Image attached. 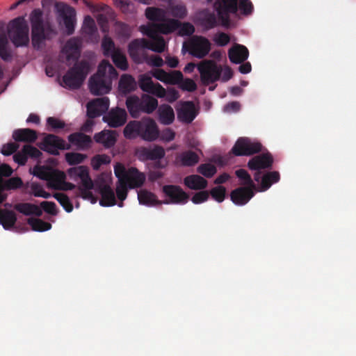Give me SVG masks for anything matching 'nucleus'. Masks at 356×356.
I'll return each instance as SVG.
<instances>
[{"label":"nucleus","mask_w":356,"mask_h":356,"mask_svg":"<svg viewBox=\"0 0 356 356\" xmlns=\"http://www.w3.org/2000/svg\"><path fill=\"white\" fill-rule=\"evenodd\" d=\"M96 143L102 144L104 147L110 148L116 143V135L115 131L111 130H103L94 136Z\"/></svg>","instance_id":"nucleus-30"},{"label":"nucleus","mask_w":356,"mask_h":356,"mask_svg":"<svg viewBox=\"0 0 356 356\" xmlns=\"http://www.w3.org/2000/svg\"><path fill=\"white\" fill-rule=\"evenodd\" d=\"M197 115V112L195 110V104L191 101L184 102L177 111L178 119L186 124L191 123Z\"/></svg>","instance_id":"nucleus-23"},{"label":"nucleus","mask_w":356,"mask_h":356,"mask_svg":"<svg viewBox=\"0 0 356 356\" xmlns=\"http://www.w3.org/2000/svg\"><path fill=\"white\" fill-rule=\"evenodd\" d=\"M181 25V22L177 19H169L165 23H154L147 26H141L144 34L152 40L159 37V33L169 34L175 31Z\"/></svg>","instance_id":"nucleus-11"},{"label":"nucleus","mask_w":356,"mask_h":356,"mask_svg":"<svg viewBox=\"0 0 356 356\" xmlns=\"http://www.w3.org/2000/svg\"><path fill=\"white\" fill-rule=\"evenodd\" d=\"M124 136L128 139L140 137L146 141H154L159 136V131L156 122L151 118L141 120L130 121L124 127Z\"/></svg>","instance_id":"nucleus-1"},{"label":"nucleus","mask_w":356,"mask_h":356,"mask_svg":"<svg viewBox=\"0 0 356 356\" xmlns=\"http://www.w3.org/2000/svg\"><path fill=\"white\" fill-rule=\"evenodd\" d=\"M184 184L192 190H202L207 188L208 182L202 177L197 175H192L186 177L184 179Z\"/></svg>","instance_id":"nucleus-34"},{"label":"nucleus","mask_w":356,"mask_h":356,"mask_svg":"<svg viewBox=\"0 0 356 356\" xmlns=\"http://www.w3.org/2000/svg\"><path fill=\"white\" fill-rule=\"evenodd\" d=\"M162 191L170 198V200L162 202L164 204H184L189 197L188 195L179 186L165 185L163 187Z\"/></svg>","instance_id":"nucleus-15"},{"label":"nucleus","mask_w":356,"mask_h":356,"mask_svg":"<svg viewBox=\"0 0 356 356\" xmlns=\"http://www.w3.org/2000/svg\"><path fill=\"white\" fill-rule=\"evenodd\" d=\"M47 124L50 127L51 129L49 130L56 131L58 129H61L65 128V122L54 118V117H49L47 119Z\"/></svg>","instance_id":"nucleus-58"},{"label":"nucleus","mask_w":356,"mask_h":356,"mask_svg":"<svg viewBox=\"0 0 356 356\" xmlns=\"http://www.w3.org/2000/svg\"><path fill=\"white\" fill-rule=\"evenodd\" d=\"M115 29L118 35L122 38H129L131 33L130 26L123 22H116Z\"/></svg>","instance_id":"nucleus-55"},{"label":"nucleus","mask_w":356,"mask_h":356,"mask_svg":"<svg viewBox=\"0 0 356 356\" xmlns=\"http://www.w3.org/2000/svg\"><path fill=\"white\" fill-rule=\"evenodd\" d=\"M218 18L214 10L208 8L203 9L196 14L197 22L207 30L218 26Z\"/></svg>","instance_id":"nucleus-22"},{"label":"nucleus","mask_w":356,"mask_h":356,"mask_svg":"<svg viewBox=\"0 0 356 356\" xmlns=\"http://www.w3.org/2000/svg\"><path fill=\"white\" fill-rule=\"evenodd\" d=\"M13 138L16 142L34 143L38 138V133L29 128L15 129L13 133Z\"/></svg>","instance_id":"nucleus-29"},{"label":"nucleus","mask_w":356,"mask_h":356,"mask_svg":"<svg viewBox=\"0 0 356 356\" xmlns=\"http://www.w3.org/2000/svg\"><path fill=\"white\" fill-rule=\"evenodd\" d=\"M280 173L277 171L268 172L263 175L259 191H267L273 184L277 183L280 180Z\"/></svg>","instance_id":"nucleus-40"},{"label":"nucleus","mask_w":356,"mask_h":356,"mask_svg":"<svg viewBox=\"0 0 356 356\" xmlns=\"http://www.w3.org/2000/svg\"><path fill=\"white\" fill-rule=\"evenodd\" d=\"M210 41L204 36H193L188 44L184 43L182 50H186L191 56L197 58H204L211 50Z\"/></svg>","instance_id":"nucleus-7"},{"label":"nucleus","mask_w":356,"mask_h":356,"mask_svg":"<svg viewBox=\"0 0 356 356\" xmlns=\"http://www.w3.org/2000/svg\"><path fill=\"white\" fill-rule=\"evenodd\" d=\"M101 47L102 49V52L104 56L110 57L111 56L114 52L119 50V47H116L115 42L108 35H104L102 40Z\"/></svg>","instance_id":"nucleus-42"},{"label":"nucleus","mask_w":356,"mask_h":356,"mask_svg":"<svg viewBox=\"0 0 356 356\" xmlns=\"http://www.w3.org/2000/svg\"><path fill=\"white\" fill-rule=\"evenodd\" d=\"M238 6L241 13L244 15H249L252 14L254 7L250 0H238Z\"/></svg>","instance_id":"nucleus-57"},{"label":"nucleus","mask_w":356,"mask_h":356,"mask_svg":"<svg viewBox=\"0 0 356 356\" xmlns=\"http://www.w3.org/2000/svg\"><path fill=\"white\" fill-rule=\"evenodd\" d=\"M30 20L32 27V44L34 48L39 49L41 43L45 39L44 21L41 10H33L31 14Z\"/></svg>","instance_id":"nucleus-8"},{"label":"nucleus","mask_w":356,"mask_h":356,"mask_svg":"<svg viewBox=\"0 0 356 356\" xmlns=\"http://www.w3.org/2000/svg\"><path fill=\"white\" fill-rule=\"evenodd\" d=\"M56 8L59 16L63 20L67 34L69 35L73 34L75 28V9L63 3H57Z\"/></svg>","instance_id":"nucleus-14"},{"label":"nucleus","mask_w":356,"mask_h":356,"mask_svg":"<svg viewBox=\"0 0 356 356\" xmlns=\"http://www.w3.org/2000/svg\"><path fill=\"white\" fill-rule=\"evenodd\" d=\"M101 195L99 204L102 207H111L116 204V199L114 191L110 186L107 184H100L98 187Z\"/></svg>","instance_id":"nucleus-28"},{"label":"nucleus","mask_w":356,"mask_h":356,"mask_svg":"<svg viewBox=\"0 0 356 356\" xmlns=\"http://www.w3.org/2000/svg\"><path fill=\"white\" fill-rule=\"evenodd\" d=\"M83 29L86 34L92 35L96 31L97 28L95 26V20L90 15H86L83 20Z\"/></svg>","instance_id":"nucleus-54"},{"label":"nucleus","mask_w":356,"mask_h":356,"mask_svg":"<svg viewBox=\"0 0 356 356\" xmlns=\"http://www.w3.org/2000/svg\"><path fill=\"white\" fill-rule=\"evenodd\" d=\"M138 155L143 160L156 161L163 159L165 155V152L163 147L155 145L152 147H142L138 151Z\"/></svg>","instance_id":"nucleus-24"},{"label":"nucleus","mask_w":356,"mask_h":356,"mask_svg":"<svg viewBox=\"0 0 356 356\" xmlns=\"http://www.w3.org/2000/svg\"><path fill=\"white\" fill-rule=\"evenodd\" d=\"M90 70V64L86 60H82L70 68L63 76V87L75 90L82 85Z\"/></svg>","instance_id":"nucleus-4"},{"label":"nucleus","mask_w":356,"mask_h":356,"mask_svg":"<svg viewBox=\"0 0 356 356\" xmlns=\"http://www.w3.org/2000/svg\"><path fill=\"white\" fill-rule=\"evenodd\" d=\"M232 152L237 156H251L262 151V145L247 137L239 138L232 148Z\"/></svg>","instance_id":"nucleus-10"},{"label":"nucleus","mask_w":356,"mask_h":356,"mask_svg":"<svg viewBox=\"0 0 356 356\" xmlns=\"http://www.w3.org/2000/svg\"><path fill=\"white\" fill-rule=\"evenodd\" d=\"M209 193L216 201L222 202L225 198L226 188L224 186H218L213 188Z\"/></svg>","instance_id":"nucleus-53"},{"label":"nucleus","mask_w":356,"mask_h":356,"mask_svg":"<svg viewBox=\"0 0 356 356\" xmlns=\"http://www.w3.org/2000/svg\"><path fill=\"white\" fill-rule=\"evenodd\" d=\"M97 70L99 72H102L104 75H106V77H109L111 82L113 79H117L118 75L115 67L107 60H103L99 63Z\"/></svg>","instance_id":"nucleus-43"},{"label":"nucleus","mask_w":356,"mask_h":356,"mask_svg":"<svg viewBox=\"0 0 356 356\" xmlns=\"http://www.w3.org/2000/svg\"><path fill=\"white\" fill-rule=\"evenodd\" d=\"M33 175L42 180H51L52 178V169L45 166L36 165L33 169Z\"/></svg>","instance_id":"nucleus-47"},{"label":"nucleus","mask_w":356,"mask_h":356,"mask_svg":"<svg viewBox=\"0 0 356 356\" xmlns=\"http://www.w3.org/2000/svg\"><path fill=\"white\" fill-rule=\"evenodd\" d=\"M140 88L147 93L163 98L165 95V88L159 83H154L152 78L146 74L140 75L138 80Z\"/></svg>","instance_id":"nucleus-17"},{"label":"nucleus","mask_w":356,"mask_h":356,"mask_svg":"<svg viewBox=\"0 0 356 356\" xmlns=\"http://www.w3.org/2000/svg\"><path fill=\"white\" fill-rule=\"evenodd\" d=\"M145 60L148 64L157 67H161L164 64V61L162 58L157 55H152L148 57L142 53V60Z\"/></svg>","instance_id":"nucleus-56"},{"label":"nucleus","mask_w":356,"mask_h":356,"mask_svg":"<svg viewBox=\"0 0 356 356\" xmlns=\"http://www.w3.org/2000/svg\"><path fill=\"white\" fill-rule=\"evenodd\" d=\"M31 191L35 197H41L45 199L49 198L51 194L44 190V188L37 184H33Z\"/></svg>","instance_id":"nucleus-64"},{"label":"nucleus","mask_w":356,"mask_h":356,"mask_svg":"<svg viewBox=\"0 0 356 356\" xmlns=\"http://www.w3.org/2000/svg\"><path fill=\"white\" fill-rule=\"evenodd\" d=\"M15 209L25 216L34 215L40 217L42 215V211L40 207L36 204L24 202L15 205Z\"/></svg>","instance_id":"nucleus-38"},{"label":"nucleus","mask_w":356,"mask_h":356,"mask_svg":"<svg viewBox=\"0 0 356 356\" xmlns=\"http://www.w3.org/2000/svg\"><path fill=\"white\" fill-rule=\"evenodd\" d=\"M23 148L27 158L38 159L42 155V152L38 149L31 145H25Z\"/></svg>","instance_id":"nucleus-63"},{"label":"nucleus","mask_w":356,"mask_h":356,"mask_svg":"<svg viewBox=\"0 0 356 356\" xmlns=\"http://www.w3.org/2000/svg\"><path fill=\"white\" fill-rule=\"evenodd\" d=\"M119 88L123 93H129L134 91L136 88L134 79L129 74L122 75L119 81Z\"/></svg>","instance_id":"nucleus-41"},{"label":"nucleus","mask_w":356,"mask_h":356,"mask_svg":"<svg viewBox=\"0 0 356 356\" xmlns=\"http://www.w3.org/2000/svg\"><path fill=\"white\" fill-rule=\"evenodd\" d=\"M16 222L17 216L13 211L0 208V224L5 229L13 228Z\"/></svg>","instance_id":"nucleus-35"},{"label":"nucleus","mask_w":356,"mask_h":356,"mask_svg":"<svg viewBox=\"0 0 356 356\" xmlns=\"http://www.w3.org/2000/svg\"><path fill=\"white\" fill-rule=\"evenodd\" d=\"M8 44L5 24L0 22V57L4 61H10L12 58L11 52L8 48Z\"/></svg>","instance_id":"nucleus-33"},{"label":"nucleus","mask_w":356,"mask_h":356,"mask_svg":"<svg viewBox=\"0 0 356 356\" xmlns=\"http://www.w3.org/2000/svg\"><path fill=\"white\" fill-rule=\"evenodd\" d=\"M111 57L113 63L118 68L124 71L127 70L129 67L127 59L125 54L120 49L114 52Z\"/></svg>","instance_id":"nucleus-44"},{"label":"nucleus","mask_w":356,"mask_h":356,"mask_svg":"<svg viewBox=\"0 0 356 356\" xmlns=\"http://www.w3.org/2000/svg\"><path fill=\"white\" fill-rule=\"evenodd\" d=\"M28 224L33 231L44 232L51 229V225L40 218H30L27 220Z\"/></svg>","instance_id":"nucleus-45"},{"label":"nucleus","mask_w":356,"mask_h":356,"mask_svg":"<svg viewBox=\"0 0 356 356\" xmlns=\"http://www.w3.org/2000/svg\"><path fill=\"white\" fill-rule=\"evenodd\" d=\"M138 199L140 204L148 207L163 204L157 199L155 194L145 189L138 192Z\"/></svg>","instance_id":"nucleus-39"},{"label":"nucleus","mask_w":356,"mask_h":356,"mask_svg":"<svg viewBox=\"0 0 356 356\" xmlns=\"http://www.w3.org/2000/svg\"><path fill=\"white\" fill-rule=\"evenodd\" d=\"M165 42L162 36H159L152 41L145 38L135 39L128 45V52L130 57L136 63L142 62V53L144 49H150L156 53L165 51Z\"/></svg>","instance_id":"nucleus-3"},{"label":"nucleus","mask_w":356,"mask_h":356,"mask_svg":"<svg viewBox=\"0 0 356 356\" xmlns=\"http://www.w3.org/2000/svg\"><path fill=\"white\" fill-rule=\"evenodd\" d=\"M158 114L159 122L163 124H171L175 120V113L170 105H161L158 109Z\"/></svg>","instance_id":"nucleus-37"},{"label":"nucleus","mask_w":356,"mask_h":356,"mask_svg":"<svg viewBox=\"0 0 356 356\" xmlns=\"http://www.w3.org/2000/svg\"><path fill=\"white\" fill-rule=\"evenodd\" d=\"M111 163V158L106 154H97L92 157L91 165L94 170H98L102 165Z\"/></svg>","instance_id":"nucleus-52"},{"label":"nucleus","mask_w":356,"mask_h":356,"mask_svg":"<svg viewBox=\"0 0 356 356\" xmlns=\"http://www.w3.org/2000/svg\"><path fill=\"white\" fill-rule=\"evenodd\" d=\"M67 175L71 179L81 180V186L87 188H93L94 184L89 175V169L86 165H79L67 170Z\"/></svg>","instance_id":"nucleus-16"},{"label":"nucleus","mask_w":356,"mask_h":356,"mask_svg":"<svg viewBox=\"0 0 356 356\" xmlns=\"http://www.w3.org/2000/svg\"><path fill=\"white\" fill-rule=\"evenodd\" d=\"M128 174L124 179L125 184L129 188H139L145 181V175L136 168L131 167L128 169Z\"/></svg>","instance_id":"nucleus-25"},{"label":"nucleus","mask_w":356,"mask_h":356,"mask_svg":"<svg viewBox=\"0 0 356 356\" xmlns=\"http://www.w3.org/2000/svg\"><path fill=\"white\" fill-rule=\"evenodd\" d=\"M214 7L222 26L228 28L230 25V14L238 11V0H216Z\"/></svg>","instance_id":"nucleus-9"},{"label":"nucleus","mask_w":356,"mask_h":356,"mask_svg":"<svg viewBox=\"0 0 356 356\" xmlns=\"http://www.w3.org/2000/svg\"><path fill=\"white\" fill-rule=\"evenodd\" d=\"M128 186L125 182L121 181L118 182L116 186V195L118 198L120 200V202L118 204L120 207H123V201L126 200L128 193Z\"/></svg>","instance_id":"nucleus-51"},{"label":"nucleus","mask_w":356,"mask_h":356,"mask_svg":"<svg viewBox=\"0 0 356 356\" xmlns=\"http://www.w3.org/2000/svg\"><path fill=\"white\" fill-rule=\"evenodd\" d=\"M128 169L122 164L117 163L114 167L115 175L118 178V182L124 181V179L128 174Z\"/></svg>","instance_id":"nucleus-60"},{"label":"nucleus","mask_w":356,"mask_h":356,"mask_svg":"<svg viewBox=\"0 0 356 356\" xmlns=\"http://www.w3.org/2000/svg\"><path fill=\"white\" fill-rule=\"evenodd\" d=\"M179 29V35H191L195 32V28L193 25L189 22L181 23V25L177 29Z\"/></svg>","instance_id":"nucleus-62"},{"label":"nucleus","mask_w":356,"mask_h":356,"mask_svg":"<svg viewBox=\"0 0 356 356\" xmlns=\"http://www.w3.org/2000/svg\"><path fill=\"white\" fill-rule=\"evenodd\" d=\"M125 104L133 118H138L142 113L152 114L159 105L158 100L148 94H143L140 97L130 95Z\"/></svg>","instance_id":"nucleus-2"},{"label":"nucleus","mask_w":356,"mask_h":356,"mask_svg":"<svg viewBox=\"0 0 356 356\" xmlns=\"http://www.w3.org/2000/svg\"><path fill=\"white\" fill-rule=\"evenodd\" d=\"M127 119V113L124 108L116 107L111 109L103 117V120L106 122L109 127L117 128L124 125Z\"/></svg>","instance_id":"nucleus-19"},{"label":"nucleus","mask_w":356,"mask_h":356,"mask_svg":"<svg viewBox=\"0 0 356 356\" xmlns=\"http://www.w3.org/2000/svg\"><path fill=\"white\" fill-rule=\"evenodd\" d=\"M145 17L152 22L165 23L168 18L165 10L156 7H147L145 10Z\"/></svg>","instance_id":"nucleus-32"},{"label":"nucleus","mask_w":356,"mask_h":356,"mask_svg":"<svg viewBox=\"0 0 356 356\" xmlns=\"http://www.w3.org/2000/svg\"><path fill=\"white\" fill-rule=\"evenodd\" d=\"M63 51H72L81 53L80 41L76 38H70L65 44Z\"/></svg>","instance_id":"nucleus-61"},{"label":"nucleus","mask_w":356,"mask_h":356,"mask_svg":"<svg viewBox=\"0 0 356 356\" xmlns=\"http://www.w3.org/2000/svg\"><path fill=\"white\" fill-rule=\"evenodd\" d=\"M198 155L193 151L187 150L180 153L177 156V161L181 166L191 167L194 166L199 162Z\"/></svg>","instance_id":"nucleus-36"},{"label":"nucleus","mask_w":356,"mask_h":356,"mask_svg":"<svg viewBox=\"0 0 356 356\" xmlns=\"http://www.w3.org/2000/svg\"><path fill=\"white\" fill-rule=\"evenodd\" d=\"M202 83L208 86L220 79L222 66L213 60H204L197 65Z\"/></svg>","instance_id":"nucleus-6"},{"label":"nucleus","mask_w":356,"mask_h":356,"mask_svg":"<svg viewBox=\"0 0 356 356\" xmlns=\"http://www.w3.org/2000/svg\"><path fill=\"white\" fill-rule=\"evenodd\" d=\"M235 174L236 177L241 181V184L245 186L244 187L256 188V184L254 183L251 176L247 172V170L244 169H239L236 170Z\"/></svg>","instance_id":"nucleus-46"},{"label":"nucleus","mask_w":356,"mask_h":356,"mask_svg":"<svg viewBox=\"0 0 356 356\" xmlns=\"http://www.w3.org/2000/svg\"><path fill=\"white\" fill-rule=\"evenodd\" d=\"M197 171L203 176L211 178L216 173L217 169L211 163H203L197 167Z\"/></svg>","instance_id":"nucleus-50"},{"label":"nucleus","mask_w":356,"mask_h":356,"mask_svg":"<svg viewBox=\"0 0 356 356\" xmlns=\"http://www.w3.org/2000/svg\"><path fill=\"white\" fill-rule=\"evenodd\" d=\"M168 79H167V84H179L183 80V74L180 71H172L170 72H168Z\"/></svg>","instance_id":"nucleus-59"},{"label":"nucleus","mask_w":356,"mask_h":356,"mask_svg":"<svg viewBox=\"0 0 356 356\" xmlns=\"http://www.w3.org/2000/svg\"><path fill=\"white\" fill-rule=\"evenodd\" d=\"M109 107V99L106 97L97 98L87 104V115L95 118L106 113Z\"/></svg>","instance_id":"nucleus-20"},{"label":"nucleus","mask_w":356,"mask_h":356,"mask_svg":"<svg viewBox=\"0 0 356 356\" xmlns=\"http://www.w3.org/2000/svg\"><path fill=\"white\" fill-rule=\"evenodd\" d=\"M68 140L80 150L88 149L91 147L92 143L90 136L81 132L71 134L68 136Z\"/></svg>","instance_id":"nucleus-26"},{"label":"nucleus","mask_w":356,"mask_h":356,"mask_svg":"<svg viewBox=\"0 0 356 356\" xmlns=\"http://www.w3.org/2000/svg\"><path fill=\"white\" fill-rule=\"evenodd\" d=\"M249 51L247 47L241 44H236L228 51V56L233 63H242L247 60Z\"/></svg>","instance_id":"nucleus-27"},{"label":"nucleus","mask_w":356,"mask_h":356,"mask_svg":"<svg viewBox=\"0 0 356 356\" xmlns=\"http://www.w3.org/2000/svg\"><path fill=\"white\" fill-rule=\"evenodd\" d=\"M22 184V179L18 177H11L4 180L3 182H0V204L7 198V194L4 193L5 191L19 188Z\"/></svg>","instance_id":"nucleus-31"},{"label":"nucleus","mask_w":356,"mask_h":356,"mask_svg":"<svg viewBox=\"0 0 356 356\" xmlns=\"http://www.w3.org/2000/svg\"><path fill=\"white\" fill-rule=\"evenodd\" d=\"M53 197L59 202L67 212L70 213L73 210V205L68 196L65 193H56L54 194Z\"/></svg>","instance_id":"nucleus-48"},{"label":"nucleus","mask_w":356,"mask_h":356,"mask_svg":"<svg viewBox=\"0 0 356 356\" xmlns=\"http://www.w3.org/2000/svg\"><path fill=\"white\" fill-rule=\"evenodd\" d=\"M273 164L272 154L267 152L251 158L247 164L250 170H261L271 168Z\"/></svg>","instance_id":"nucleus-18"},{"label":"nucleus","mask_w":356,"mask_h":356,"mask_svg":"<svg viewBox=\"0 0 356 356\" xmlns=\"http://www.w3.org/2000/svg\"><path fill=\"white\" fill-rule=\"evenodd\" d=\"M255 189L250 187H238L231 192V200L236 205H245L254 195Z\"/></svg>","instance_id":"nucleus-21"},{"label":"nucleus","mask_w":356,"mask_h":356,"mask_svg":"<svg viewBox=\"0 0 356 356\" xmlns=\"http://www.w3.org/2000/svg\"><path fill=\"white\" fill-rule=\"evenodd\" d=\"M112 83L109 77L104 75L102 72H97L92 75L88 83L90 91L95 95H102L107 94L111 90Z\"/></svg>","instance_id":"nucleus-13"},{"label":"nucleus","mask_w":356,"mask_h":356,"mask_svg":"<svg viewBox=\"0 0 356 356\" xmlns=\"http://www.w3.org/2000/svg\"><path fill=\"white\" fill-rule=\"evenodd\" d=\"M65 156L66 161L70 165L80 164L87 158L86 154L78 152H68Z\"/></svg>","instance_id":"nucleus-49"},{"label":"nucleus","mask_w":356,"mask_h":356,"mask_svg":"<svg viewBox=\"0 0 356 356\" xmlns=\"http://www.w3.org/2000/svg\"><path fill=\"white\" fill-rule=\"evenodd\" d=\"M8 34L16 47H25L29 43V26L23 17L11 20L8 26Z\"/></svg>","instance_id":"nucleus-5"},{"label":"nucleus","mask_w":356,"mask_h":356,"mask_svg":"<svg viewBox=\"0 0 356 356\" xmlns=\"http://www.w3.org/2000/svg\"><path fill=\"white\" fill-rule=\"evenodd\" d=\"M38 146L42 150L55 156L59 154V150L70 149L71 147L63 139L51 134H46Z\"/></svg>","instance_id":"nucleus-12"}]
</instances>
